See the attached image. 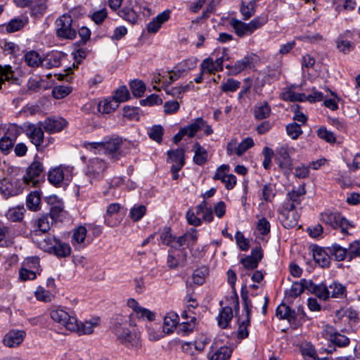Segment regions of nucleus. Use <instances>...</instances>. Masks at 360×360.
<instances>
[{"label": "nucleus", "instance_id": "f257e3e1", "mask_svg": "<svg viewBox=\"0 0 360 360\" xmlns=\"http://www.w3.org/2000/svg\"><path fill=\"white\" fill-rule=\"evenodd\" d=\"M267 14H262L255 17L249 22H243L236 18L229 20V25L234 33L240 38L252 34L257 30L260 29L268 22Z\"/></svg>", "mask_w": 360, "mask_h": 360}, {"label": "nucleus", "instance_id": "f03ea898", "mask_svg": "<svg viewBox=\"0 0 360 360\" xmlns=\"http://www.w3.org/2000/svg\"><path fill=\"white\" fill-rule=\"evenodd\" d=\"M70 11L59 16L55 21L56 37L62 40H73L77 34L78 24Z\"/></svg>", "mask_w": 360, "mask_h": 360}, {"label": "nucleus", "instance_id": "7ed1b4c3", "mask_svg": "<svg viewBox=\"0 0 360 360\" xmlns=\"http://www.w3.org/2000/svg\"><path fill=\"white\" fill-rule=\"evenodd\" d=\"M122 144V139L115 137L101 142H85L83 146L90 150H98L112 159L118 160L123 155L121 150Z\"/></svg>", "mask_w": 360, "mask_h": 360}, {"label": "nucleus", "instance_id": "20e7f679", "mask_svg": "<svg viewBox=\"0 0 360 360\" xmlns=\"http://www.w3.org/2000/svg\"><path fill=\"white\" fill-rule=\"evenodd\" d=\"M41 126V122L38 124L25 122L20 127V132L26 134L38 151L42 150L47 146V144H44V134Z\"/></svg>", "mask_w": 360, "mask_h": 360}, {"label": "nucleus", "instance_id": "39448f33", "mask_svg": "<svg viewBox=\"0 0 360 360\" xmlns=\"http://www.w3.org/2000/svg\"><path fill=\"white\" fill-rule=\"evenodd\" d=\"M44 169L42 163L34 161L26 170V174L22 179V183L27 187H38L44 181Z\"/></svg>", "mask_w": 360, "mask_h": 360}, {"label": "nucleus", "instance_id": "423d86ee", "mask_svg": "<svg viewBox=\"0 0 360 360\" xmlns=\"http://www.w3.org/2000/svg\"><path fill=\"white\" fill-rule=\"evenodd\" d=\"M50 316L70 331L77 328V318L72 311L69 312L63 308L58 307L50 311Z\"/></svg>", "mask_w": 360, "mask_h": 360}, {"label": "nucleus", "instance_id": "0eeeda50", "mask_svg": "<svg viewBox=\"0 0 360 360\" xmlns=\"http://www.w3.org/2000/svg\"><path fill=\"white\" fill-rule=\"evenodd\" d=\"M72 177V169L62 165L51 169L48 174L49 181L57 187L68 185Z\"/></svg>", "mask_w": 360, "mask_h": 360}, {"label": "nucleus", "instance_id": "6e6552de", "mask_svg": "<svg viewBox=\"0 0 360 360\" xmlns=\"http://www.w3.org/2000/svg\"><path fill=\"white\" fill-rule=\"evenodd\" d=\"M321 220L334 229H340L342 233H347L351 226L349 221L339 212H325L321 214Z\"/></svg>", "mask_w": 360, "mask_h": 360}, {"label": "nucleus", "instance_id": "1a4fd4ad", "mask_svg": "<svg viewBox=\"0 0 360 360\" xmlns=\"http://www.w3.org/2000/svg\"><path fill=\"white\" fill-rule=\"evenodd\" d=\"M108 168V164L103 160L95 158L89 160L87 165L86 175L89 179L90 184L103 179L105 171Z\"/></svg>", "mask_w": 360, "mask_h": 360}, {"label": "nucleus", "instance_id": "9d476101", "mask_svg": "<svg viewBox=\"0 0 360 360\" xmlns=\"http://www.w3.org/2000/svg\"><path fill=\"white\" fill-rule=\"evenodd\" d=\"M359 34L357 31L349 30L340 34L335 41L338 51L344 54H349L354 51L356 46L354 37Z\"/></svg>", "mask_w": 360, "mask_h": 360}, {"label": "nucleus", "instance_id": "9b49d317", "mask_svg": "<svg viewBox=\"0 0 360 360\" xmlns=\"http://www.w3.org/2000/svg\"><path fill=\"white\" fill-rule=\"evenodd\" d=\"M279 219L285 229H291L297 226L300 214L297 212L296 208H292V205H283L278 210Z\"/></svg>", "mask_w": 360, "mask_h": 360}, {"label": "nucleus", "instance_id": "f8f14e48", "mask_svg": "<svg viewBox=\"0 0 360 360\" xmlns=\"http://www.w3.org/2000/svg\"><path fill=\"white\" fill-rule=\"evenodd\" d=\"M183 131L184 136L188 138L194 137L200 130L204 131V134L210 136L213 134V129L211 125L202 117L195 119L188 125L181 128Z\"/></svg>", "mask_w": 360, "mask_h": 360}, {"label": "nucleus", "instance_id": "ddd939ff", "mask_svg": "<svg viewBox=\"0 0 360 360\" xmlns=\"http://www.w3.org/2000/svg\"><path fill=\"white\" fill-rule=\"evenodd\" d=\"M20 134V127L15 124H10L6 134L0 139V150L4 153H8L13 148Z\"/></svg>", "mask_w": 360, "mask_h": 360}, {"label": "nucleus", "instance_id": "4468645a", "mask_svg": "<svg viewBox=\"0 0 360 360\" xmlns=\"http://www.w3.org/2000/svg\"><path fill=\"white\" fill-rule=\"evenodd\" d=\"M23 183L22 180L17 179H4L0 186V193L6 198H8L11 196H15L23 190Z\"/></svg>", "mask_w": 360, "mask_h": 360}, {"label": "nucleus", "instance_id": "2eb2a0df", "mask_svg": "<svg viewBox=\"0 0 360 360\" xmlns=\"http://www.w3.org/2000/svg\"><path fill=\"white\" fill-rule=\"evenodd\" d=\"M255 54L247 55L233 65H226V68L229 70V75H236L243 70L255 67Z\"/></svg>", "mask_w": 360, "mask_h": 360}, {"label": "nucleus", "instance_id": "dca6fc26", "mask_svg": "<svg viewBox=\"0 0 360 360\" xmlns=\"http://www.w3.org/2000/svg\"><path fill=\"white\" fill-rule=\"evenodd\" d=\"M44 129L53 134L62 131L68 125V122L62 117H48L42 123Z\"/></svg>", "mask_w": 360, "mask_h": 360}, {"label": "nucleus", "instance_id": "f3484780", "mask_svg": "<svg viewBox=\"0 0 360 360\" xmlns=\"http://www.w3.org/2000/svg\"><path fill=\"white\" fill-rule=\"evenodd\" d=\"M127 306L133 310L139 319L146 318L150 321H154L155 319V314L153 311L140 306L137 301L133 298L128 300Z\"/></svg>", "mask_w": 360, "mask_h": 360}, {"label": "nucleus", "instance_id": "a211bd4d", "mask_svg": "<svg viewBox=\"0 0 360 360\" xmlns=\"http://www.w3.org/2000/svg\"><path fill=\"white\" fill-rule=\"evenodd\" d=\"M305 194V185H300L296 189H292L288 193L285 201L283 205H292V208H296V206L301 203Z\"/></svg>", "mask_w": 360, "mask_h": 360}, {"label": "nucleus", "instance_id": "6ab92c4d", "mask_svg": "<svg viewBox=\"0 0 360 360\" xmlns=\"http://www.w3.org/2000/svg\"><path fill=\"white\" fill-rule=\"evenodd\" d=\"M276 162L283 170H292V163L287 147L282 146L277 150Z\"/></svg>", "mask_w": 360, "mask_h": 360}, {"label": "nucleus", "instance_id": "aec40b11", "mask_svg": "<svg viewBox=\"0 0 360 360\" xmlns=\"http://www.w3.org/2000/svg\"><path fill=\"white\" fill-rule=\"evenodd\" d=\"M25 337V331L12 330L5 335L3 343L8 347H18L23 342Z\"/></svg>", "mask_w": 360, "mask_h": 360}, {"label": "nucleus", "instance_id": "412c9836", "mask_svg": "<svg viewBox=\"0 0 360 360\" xmlns=\"http://www.w3.org/2000/svg\"><path fill=\"white\" fill-rule=\"evenodd\" d=\"M170 13L171 11L169 10H165L159 13L147 25L148 32L153 34L156 33L162 27V25L170 18Z\"/></svg>", "mask_w": 360, "mask_h": 360}, {"label": "nucleus", "instance_id": "4be33fe9", "mask_svg": "<svg viewBox=\"0 0 360 360\" xmlns=\"http://www.w3.org/2000/svg\"><path fill=\"white\" fill-rule=\"evenodd\" d=\"M307 285L308 284V291L315 294L319 299L326 300L330 297L328 287L323 284H315L311 280L304 281Z\"/></svg>", "mask_w": 360, "mask_h": 360}, {"label": "nucleus", "instance_id": "5701e85b", "mask_svg": "<svg viewBox=\"0 0 360 360\" xmlns=\"http://www.w3.org/2000/svg\"><path fill=\"white\" fill-rule=\"evenodd\" d=\"M53 219L49 214L42 215L37 219L32 221V224L34 227L33 231L37 234L38 231L46 233L50 230L51 226L53 223Z\"/></svg>", "mask_w": 360, "mask_h": 360}, {"label": "nucleus", "instance_id": "b1692460", "mask_svg": "<svg viewBox=\"0 0 360 360\" xmlns=\"http://www.w3.org/2000/svg\"><path fill=\"white\" fill-rule=\"evenodd\" d=\"M63 54L58 51H52L46 54L43 58L42 68L51 69L60 65Z\"/></svg>", "mask_w": 360, "mask_h": 360}, {"label": "nucleus", "instance_id": "393cba45", "mask_svg": "<svg viewBox=\"0 0 360 360\" xmlns=\"http://www.w3.org/2000/svg\"><path fill=\"white\" fill-rule=\"evenodd\" d=\"M179 316L174 311H170L164 318L162 325V333L166 334L172 333L176 328L179 323Z\"/></svg>", "mask_w": 360, "mask_h": 360}, {"label": "nucleus", "instance_id": "a878e982", "mask_svg": "<svg viewBox=\"0 0 360 360\" xmlns=\"http://www.w3.org/2000/svg\"><path fill=\"white\" fill-rule=\"evenodd\" d=\"M117 14L120 18L131 25H135L138 22L139 15L130 6H124L118 11Z\"/></svg>", "mask_w": 360, "mask_h": 360}, {"label": "nucleus", "instance_id": "bb28decb", "mask_svg": "<svg viewBox=\"0 0 360 360\" xmlns=\"http://www.w3.org/2000/svg\"><path fill=\"white\" fill-rule=\"evenodd\" d=\"M195 210L197 214L202 215L204 221L211 222L213 220L212 207L206 200H203L200 204L197 205Z\"/></svg>", "mask_w": 360, "mask_h": 360}, {"label": "nucleus", "instance_id": "cd10ccee", "mask_svg": "<svg viewBox=\"0 0 360 360\" xmlns=\"http://www.w3.org/2000/svg\"><path fill=\"white\" fill-rule=\"evenodd\" d=\"M168 159L173 163L172 167H183L185 165V150L183 148L167 151Z\"/></svg>", "mask_w": 360, "mask_h": 360}, {"label": "nucleus", "instance_id": "c85d7f7f", "mask_svg": "<svg viewBox=\"0 0 360 360\" xmlns=\"http://www.w3.org/2000/svg\"><path fill=\"white\" fill-rule=\"evenodd\" d=\"M240 12L244 20H249L256 12V0H241Z\"/></svg>", "mask_w": 360, "mask_h": 360}, {"label": "nucleus", "instance_id": "c756f323", "mask_svg": "<svg viewBox=\"0 0 360 360\" xmlns=\"http://www.w3.org/2000/svg\"><path fill=\"white\" fill-rule=\"evenodd\" d=\"M304 281H307L306 279H302L300 281H296L292 283L290 288L288 290H285V295L287 299L288 298H295L300 295L304 289L308 290V284L305 283Z\"/></svg>", "mask_w": 360, "mask_h": 360}, {"label": "nucleus", "instance_id": "7c9ffc66", "mask_svg": "<svg viewBox=\"0 0 360 360\" xmlns=\"http://www.w3.org/2000/svg\"><path fill=\"white\" fill-rule=\"evenodd\" d=\"M14 243V235L11 229L5 226H0V248L11 247Z\"/></svg>", "mask_w": 360, "mask_h": 360}, {"label": "nucleus", "instance_id": "2f4dec72", "mask_svg": "<svg viewBox=\"0 0 360 360\" xmlns=\"http://www.w3.org/2000/svg\"><path fill=\"white\" fill-rule=\"evenodd\" d=\"M98 323V319H96L94 321H88L81 323H79L77 320V328L71 330L70 331L77 332L79 335H89L93 333L94 328L97 326Z\"/></svg>", "mask_w": 360, "mask_h": 360}, {"label": "nucleus", "instance_id": "473e14b6", "mask_svg": "<svg viewBox=\"0 0 360 360\" xmlns=\"http://www.w3.org/2000/svg\"><path fill=\"white\" fill-rule=\"evenodd\" d=\"M49 253L55 255L58 258L67 257L71 254V248L69 244L58 239L56 245Z\"/></svg>", "mask_w": 360, "mask_h": 360}, {"label": "nucleus", "instance_id": "72a5a7b5", "mask_svg": "<svg viewBox=\"0 0 360 360\" xmlns=\"http://www.w3.org/2000/svg\"><path fill=\"white\" fill-rule=\"evenodd\" d=\"M233 318V310L231 307H224L219 311L217 316L218 325L221 328H226Z\"/></svg>", "mask_w": 360, "mask_h": 360}, {"label": "nucleus", "instance_id": "f704fd0d", "mask_svg": "<svg viewBox=\"0 0 360 360\" xmlns=\"http://www.w3.org/2000/svg\"><path fill=\"white\" fill-rule=\"evenodd\" d=\"M232 354V349L229 347H221L215 351H212L208 354L209 360H227Z\"/></svg>", "mask_w": 360, "mask_h": 360}, {"label": "nucleus", "instance_id": "c9c22d12", "mask_svg": "<svg viewBox=\"0 0 360 360\" xmlns=\"http://www.w3.org/2000/svg\"><path fill=\"white\" fill-rule=\"evenodd\" d=\"M313 257L316 263L322 267H328L330 264V257L321 248H316L313 252Z\"/></svg>", "mask_w": 360, "mask_h": 360}, {"label": "nucleus", "instance_id": "e433bc0d", "mask_svg": "<svg viewBox=\"0 0 360 360\" xmlns=\"http://www.w3.org/2000/svg\"><path fill=\"white\" fill-rule=\"evenodd\" d=\"M193 150L195 153L193 156L194 163L200 166L204 165L207 162V150L198 142L193 145Z\"/></svg>", "mask_w": 360, "mask_h": 360}, {"label": "nucleus", "instance_id": "4c0bfd02", "mask_svg": "<svg viewBox=\"0 0 360 360\" xmlns=\"http://www.w3.org/2000/svg\"><path fill=\"white\" fill-rule=\"evenodd\" d=\"M120 210V205L115 202L110 204L106 210L105 215V224L110 227H115L118 224V221H113L111 217L115 214H117Z\"/></svg>", "mask_w": 360, "mask_h": 360}, {"label": "nucleus", "instance_id": "58836bf2", "mask_svg": "<svg viewBox=\"0 0 360 360\" xmlns=\"http://www.w3.org/2000/svg\"><path fill=\"white\" fill-rule=\"evenodd\" d=\"M28 22L27 18L18 17L11 20L6 25V30L13 33L21 30Z\"/></svg>", "mask_w": 360, "mask_h": 360}, {"label": "nucleus", "instance_id": "ea45409f", "mask_svg": "<svg viewBox=\"0 0 360 360\" xmlns=\"http://www.w3.org/2000/svg\"><path fill=\"white\" fill-rule=\"evenodd\" d=\"M276 315L280 319H288L289 321L296 319L295 311L284 304L277 307Z\"/></svg>", "mask_w": 360, "mask_h": 360}, {"label": "nucleus", "instance_id": "a19ab883", "mask_svg": "<svg viewBox=\"0 0 360 360\" xmlns=\"http://www.w3.org/2000/svg\"><path fill=\"white\" fill-rule=\"evenodd\" d=\"M118 107L117 101L109 98L100 101L97 108L98 112L108 114L115 110Z\"/></svg>", "mask_w": 360, "mask_h": 360}, {"label": "nucleus", "instance_id": "79ce46f5", "mask_svg": "<svg viewBox=\"0 0 360 360\" xmlns=\"http://www.w3.org/2000/svg\"><path fill=\"white\" fill-rule=\"evenodd\" d=\"M86 228L84 226H79L75 228L72 232V243L73 245H82L84 243L86 237Z\"/></svg>", "mask_w": 360, "mask_h": 360}, {"label": "nucleus", "instance_id": "37998d69", "mask_svg": "<svg viewBox=\"0 0 360 360\" xmlns=\"http://www.w3.org/2000/svg\"><path fill=\"white\" fill-rule=\"evenodd\" d=\"M24 58L27 65L32 68L39 67L40 65L42 67L43 58L38 52L35 51H28L25 54Z\"/></svg>", "mask_w": 360, "mask_h": 360}, {"label": "nucleus", "instance_id": "c03bdc74", "mask_svg": "<svg viewBox=\"0 0 360 360\" xmlns=\"http://www.w3.org/2000/svg\"><path fill=\"white\" fill-rule=\"evenodd\" d=\"M41 201L40 193L39 191L31 192L27 197L26 205L30 210L37 211Z\"/></svg>", "mask_w": 360, "mask_h": 360}, {"label": "nucleus", "instance_id": "a18cd8bd", "mask_svg": "<svg viewBox=\"0 0 360 360\" xmlns=\"http://www.w3.org/2000/svg\"><path fill=\"white\" fill-rule=\"evenodd\" d=\"M328 340L338 347H345L349 344V339L339 333H328Z\"/></svg>", "mask_w": 360, "mask_h": 360}, {"label": "nucleus", "instance_id": "49530a36", "mask_svg": "<svg viewBox=\"0 0 360 360\" xmlns=\"http://www.w3.org/2000/svg\"><path fill=\"white\" fill-rule=\"evenodd\" d=\"M301 353L305 360H328L327 357L319 358L311 345H306L301 347Z\"/></svg>", "mask_w": 360, "mask_h": 360}, {"label": "nucleus", "instance_id": "de8ad7c7", "mask_svg": "<svg viewBox=\"0 0 360 360\" xmlns=\"http://www.w3.org/2000/svg\"><path fill=\"white\" fill-rule=\"evenodd\" d=\"M197 63V58H190L186 60H184L181 63H178L176 65V70L178 72L181 73L183 75L187 73L189 70H193L195 68Z\"/></svg>", "mask_w": 360, "mask_h": 360}, {"label": "nucleus", "instance_id": "09e8293b", "mask_svg": "<svg viewBox=\"0 0 360 360\" xmlns=\"http://www.w3.org/2000/svg\"><path fill=\"white\" fill-rule=\"evenodd\" d=\"M330 297L333 298H343L346 296V288L339 283L333 282L328 286Z\"/></svg>", "mask_w": 360, "mask_h": 360}, {"label": "nucleus", "instance_id": "8fccbe9b", "mask_svg": "<svg viewBox=\"0 0 360 360\" xmlns=\"http://www.w3.org/2000/svg\"><path fill=\"white\" fill-rule=\"evenodd\" d=\"M330 253L335 257V259L338 261H343L347 259V248H343L338 244H333L329 248Z\"/></svg>", "mask_w": 360, "mask_h": 360}, {"label": "nucleus", "instance_id": "3c124183", "mask_svg": "<svg viewBox=\"0 0 360 360\" xmlns=\"http://www.w3.org/2000/svg\"><path fill=\"white\" fill-rule=\"evenodd\" d=\"M48 0H34L31 6V15H42L47 9Z\"/></svg>", "mask_w": 360, "mask_h": 360}, {"label": "nucleus", "instance_id": "603ef678", "mask_svg": "<svg viewBox=\"0 0 360 360\" xmlns=\"http://www.w3.org/2000/svg\"><path fill=\"white\" fill-rule=\"evenodd\" d=\"M196 327V318L194 316L191 317L190 321H186L181 323L178 327V333L187 335L194 330Z\"/></svg>", "mask_w": 360, "mask_h": 360}, {"label": "nucleus", "instance_id": "864d4df0", "mask_svg": "<svg viewBox=\"0 0 360 360\" xmlns=\"http://www.w3.org/2000/svg\"><path fill=\"white\" fill-rule=\"evenodd\" d=\"M146 213V207L143 205H135L129 211V217L134 222L140 221Z\"/></svg>", "mask_w": 360, "mask_h": 360}, {"label": "nucleus", "instance_id": "5fc2aeb1", "mask_svg": "<svg viewBox=\"0 0 360 360\" xmlns=\"http://www.w3.org/2000/svg\"><path fill=\"white\" fill-rule=\"evenodd\" d=\"M270 113L271 108L266 103L257 105L255 108L254 115L257 120L265 119L269 116Z\"/></svg>", "mask_w": 360, "mask_h": 360}, {"label": "nucleus", "instance_id": "6e6d98bb", "mask_svg": "<svg viewBox=\"0 0 360 360\" xmlns=\"http://www.w3.org/2000/svg\"><path fill=\"white\" fill-rule=\"evenodd\" d=\"M130 89L135 97L140 98L146 91V85L142 81L134 79L130 83Z\"/></svg>", "mask_w": 360, "mask_h": 360}, {"label": "nucleus", "instance_id": "4d7b16f0", "mask_svg": "<svg viewBox=\"0 0 360 360\" xmlns=\"http://www.w3.org/2000/svg\"><path fill=\"white\" fill-rule=\"evenodd\" d=\"M130 97L129 90L126 86H122L117 89L112 97L113 100L117 101V104L127 101Z\"/></svg>", "mask_w": 360, "mask_h": 360}, {"label": "nucleus", "instance_id": "13d9d810", "mask_svg": "<svg viewBox=\"0 0 360 360\" xmlns=\"http://www.w3.org/2000/svg\"><path fill=\"white\" fill-rule=\"evenodd\" d=\"M200 70L204 73L214 74L216 72H219L216 67L214 60L211 57L204 59L200 64Z\"/></svg>", "mask_w": 360, "mask_h": 360}, {"label": "nucleus", "instance_id": "bf43d9fd", "mask_svg": "<svg viewBox=\"0 0 360 360\" xmlns=\"http://www.w3.org/2000/svg\"><path fill=\"white\" fill-rule=\"evenodd\" d=\"M240 86V82L232 78H229L227 80L222 83L221 85V89L222 92H235Z\"/></svg>", "mask_w": 360, "mask_h": 360}, {"label": "nucleus", "instance_id": "052dcab7", "mask_svg": "<svg viewBox=\"0 0 360 360\" xmlns=\"http://www.w3.org/2000/svg\"><path fill=\"white\" fill-rule=\"evenodd\" d=\"M276 195L275 186L267 184L263 186L262 189V199L266 202H271Z\"/></svg>", "mask_w": 360, "mask_h": 360}, {"label": "nucleus", "instance_id": "680f3d73", "mask_svg": "<svg viewBox=\"0 0 360 360\" xmlns=\"http://www.w3.org/2000/svg\"><path fill=\"white\" fill-rule=\"evenodd\" d=\"M347 252L348 261L360 257V242L359 240H354L349 243L348 248H347Z\"/></svg>", "mask_w": 360, "mask_h": 360}, {"label": "nucleus", "instance_id": "e2e57ef3", "mask_svg": "<svg viewBox=\"0 0 360 360\" xmlns=\"http://www.w3.org/2000/svg\"><path fill=\"white\" fill-rule=\"evenodd\" d=\"M72 88L68 86L59 85L55 86L52 90V95L56 99H61L69 95Z\"/></svg>", "mask_w": 360, "mask_h": 360}, {"label": "nucleus", "instance_id": "0e129e2a", "mask_svg": "<svg viewBox=\"0 0 360 360\" xmlns=\"http://www.w3.org/2000/svg\"><path fill=\"white\" fill-rule=\"evenodd\" d=\"M207 274L208 269L205 266L196 269L193 274V283L197 285L203 284Z\"/></svg>", "mask_w": 360, "mask_h": 360}, {"label": "nucleus", "instance_id": "69168bd1", "mask_svg": "<svg viewBox=\"0 0 360 360\" xmlns=\"http://www.w3.org/2000/svg\"><path fill=\"white\" fill-rule=\"evenodd\" d=\"M317 136L329 143H333L336 141L335 134L328 131L326 127H320L317 130Z\"/></svg>", "mask_w": 360, "mask_h": 360}, {"label": "nucleus", "instance_id": "338daca9", "mask_svg": "<svg viewBox=\"0 0 360 360\" xmlns=\"http://www.w3.org/2000/svg\"><path fill=\"white\" fill-rule=\"evenodd\" d=\"M288 135L292 139H297L302 134V130L300 124L296 122L290 123L286 126Z\"/></svg>", "mask_w": 360, "mask_h": 360}, {"label": "nucleus", "instance_id": "774afa93", "mask_svg": "<svg viewBox=\"0 0 360 360\" xmlns=\"http://www.w3.org/2000/svg\"><path fill=\"white\" fill-rule=\"evenodd\" d=\"M164 133V129L160 125H155L153 126L148 132V136L150 139L160 143L162 141V136Z\"/></svg>", "mask_w": 360, "mask_h": 360}]
</instances>
